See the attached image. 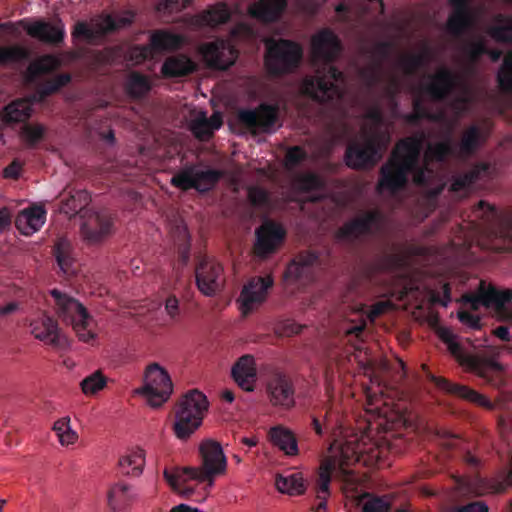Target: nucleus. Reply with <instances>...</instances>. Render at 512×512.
Returning <instances> with one entry per match:
<instances>
[{
  "mask_svg": "<svg viewBox=\"0 0 512 512\" xmlns=\"http://www.w3.org/2000/svg\"><path fill=\"white\" fill-rule=\"evenodd\" d=\"M53 430L62 445L73 444L78 438L77 433L71 429L69 417L57 420L53 425Z\"/></svg>",
  "mask_w": 512,
  "mask_h": 512,
  "instance_id": "3c124183",
  "label": "nucleus"
},
{
  "mask_svg": "<svg viewBox=\"0 0 512 512\" xmlns=\"http://www.w3.org/2000/svg\"><path fill=\"white\" fill-rule=\"evenodd\" d=\"M316 254L308 252L300 254L285 271V277L295 281H308L313 275V266L317 262Z\"/></svg>",
  "mask_w": 512,
  "mask_h": 512,
  "instance_id": "bb28decb",
  "label": "nucleus"
},
{
  "mask_svg": "<svg viewBox=\"0 0 512 512\" xmlns=\"http://www.w3.org/2000/svg\"><path fill=\"white\" fill-rule=\"evenodd\" d=\"M223 124L222 116L219 113H213L210 118L206 112H200L190 123V130L200 141L208 140L213 136L215 130H218Z\"/></svg>",
  "mask_w": 512,
  "mask_h": 512,
  "instance_id": "c85d7f7f",
  "label": "nucleus"
},
{
  "mask_svg": "<svg viewBox=\"0 0 512 512\" xmlns=\"http://www.w3.org/2000/svg\"><path fill=\"white\" fill-rule=\"evenodd\" d=\"M55 301V308L58 317L66 324L71 325L83 342L94 338V333L89 328L91 317L86 308L73 297L57 289L51 291Z\"/></svg>",
  "mask_w": 512,
  "mask_h": 512,
  "instance_id": "6e6552de",
  "label": "nucleus"
},
{
  "mask_svg": "<svg viewBox=\"0 0 512 512\" xmlns=\"http://www.w3.org/2000/svg\"><path fill=\"white\" fill-rule=\"evenodd\" d=\"M430 81L423 85L422 90L434 101L446 100L457 87L459 77L448 68H441L429 76Z\"/></svg>",
  "mask_w": 512,
  "mask_h": 512,
  "instance_id": "a211bd4d",
  "label": "nucleus"
},
{
  "mask_svg": "<svg viewBox=\"0 0 512 512\" xmlns=\"http://www.w3.org/2000/svg\"><path fill=\"white\" fill-rule=\"evenodd\" d=\"M487 52L488 47L484 40L470 42L464 48L465 56L471 64H476Z\"/></svg>",
  "mask_w": 512,
  "mask_h": 512,
  "instance_id": "5fc2aeb1",
  "label": "nucleus"
},
{
  "mask_svg": "<svg viewBox=\"0 0 512 512\" xmlns=\"http://www.w3.org/2000/svg\"><path fill=\"white\" fill-rule=\"evenodd\" d=\"M248 200L254 207H263L269 203V194L261 187L251 186L248 188Z\"/></svg>",
  "mask_w": 512,
  "mask_h": 512,
  "instance_id": "13d9d810",
  "label": "nucleus"
},
{
  "mask_svg": "<svg viewBox=\"0 0 512 512\" xmlns=\"http://www.w3.org/2000/svg\"><path fill=\"white\" fill-rule=\"evenodd\" d=\"M285 235L286 232L280 224L274 221L264 222L255 231L254 253L261 258H266L275 253L283 242Z\"/></svg>",
  "mask_w": 512,
  "mask_h": 512,
  "instance_id": "2eb2a0df",
  "label": "nucleus"
},
{
  "mask_svg": "<svg viewBox=\"0 0 512 512\" xmlns=\"http://www.w3.org/2000/svg\"><path fill=\"white\" fill-rule=\"evenodd\" d=\"M430 59L427 50L404 56L401 61V67L406 75H414L420 68L424 67Z\"/></svg>",
  "mask_w": 512,
  "mask_h": 512,
  "instance_id": "09e8293b",
  "label": "nucleus"
},
{
  "mask_svg": "<svg viewBox=\"0 0 512 512\" xmlns=\"http://www.w3.org/2000/svg\"><path fill=\"white\" fill-rule=\"evenodd\" d=\"M23 136L30 146H34L43 139L45 128L40 124L24 125L22 129Z\"/></svg>",
  "mask_w": 512,
  "mask_h": 512,
  "instance_id": "4d7b16f0",
  "label": "nucleus"
},
{
  "mask_svg": "<svg viewBox=\"0 0 512 512\" xmlns=\"http://www.w3.org/2000/svg\"><path fill=\"white\" fill-rule=\"evenodd\" d=\"M30 326L31 333L34 337L48 345L58 347L64 341L57 321L50 316L43 314L37 319H34Z\"/></svg>",
  "mask_w": 512,
  "mask_h": 512,
  "instance_id": "5701e85b",
  "label": "nucleus"
},
{
  "mask_svg": "<svg viewBox=\"0 0 512 512\" xmlns=\"http://www.w3.org/2000/svg\"><path fill=\"white\" fill-rule=\"evenodd\" d=\"M488 169V165L484 163L474 165L470 170L454 177L451 183V190L459 192L471 187L480 179L482 174L487 173Z\"/></svg>",
  "mask_w": 512,
  "mask_h": 512,
  "instance_id": "4c0bfd02",
  "label": "nucleus"
},
{
  "mask_svg": "<svg viewBox=\"0 0 512 512\" xmlns=\"http://www.w3.org/2000/svg\"><path fill=\"white\" fill-rule=\"evenodd\" d=\"M393 44L390 41L376 43L371 51V63L360 70V76L368 87H373L380 82L384 61L392 52Z\"/></svg>",
  "mask_w": 512,
  "mask_h": 512,
  "instance_id": "6ab92c4d",
  "label": "nucleus"
},
{
  "mask_svg": "<svg viewBox=\"0 0 512 512\" xmlns=\"http://www.w3.org/2000/svg\"><path fill=\"white\" fill-rule=\"evenodd\" d=\"M199 453L201 465L199 467H173L166 468L163 472L164 478L172 489L184 497L190 498L194 494V487L188 482L195 480L205 484L204 490L214 485L217 476L226 471L227 460L221 445L213 440H205L200 444Z\"/></svg>",
  "mask_w": 512,
  "mask_h": 512,
  "instance_id": "7ed1b4c3",
  "label": "nucleus"
},
{
  "mask_svg": "<svg viewBox=\"0 0 512 512\" xmlns=\"http://www.w3.org/2000/svg\"><path fill=\"white\" fill-rule=\"evenodd\" d=\"M265 66L272 76L294 72L301 63L303 49L300 44L288 39L269 38L265 41Z\"/></svg>",
  "mask_w": 512,
  "mask_h": 512,
  "instance_id": "0eeeda50",
  "label": "nucleus"
},
{
  "mask_svg": "<svg viewBox=\"0 0 512 512\" xmlns=\"http://www.w3.org/2000/svg\"><path fill=\"white\" fill-rule=\"evenodd\" d=\"M32 112V103L27 99H16L6 105L2 111V119L6 123L27 121Z\"/></svg>",
  "mask_w": 512,
  "mask_h": 512,
  "instance_id": "f704fd0d",
  "label": "nucleus"
},
{
  "mask_svg": "<svg viewBox=\"0 0 512 512\" xmlns=\"http://www.w3.org/2000/svg\"><path fill=\"white\" fill-rule=\"evenodd\" d=\"M194 71V62L184 54L167 57L161 67V73L165 78L184 77Z\"/></svg>",
  "mask_w": 512,
  "mask_h": 512,
  "instance_id": "7c9ffc66",
  "label": "nucleus"
},
{
  "mask_svg": "<svg viewBox=\"0 0 512 512\" xmlns=\"http://www.w3.org/2000/svg\"><path fill=\"white\" fill-rule=\"evenodd\" d=\"M273 285L271 276L254 277L242 289L240 300L244 314L249 313L255 304L263 302L267 290Z\"/></svg>",
  "mask_w": 512,
  "mask_h": 512,
  "instance_id": "4be33fe9",
  "label": "nucleus"
},
{
  "mask_svg": "<svg viewBox=\"0 0 512 512\" xmlns=\"http://www.w3.org/2000/svg\"><path fill=\"white\" fill-rule=\"evenodd\" d=\"M71 81V75L69 73H61L53 78L47 79L39 83L37 87V93L41 99H45L48 96L58 92L62 87H65Z\"/></svg>",
  "mask_w": 512,
  "mask_h": 512,
  "instance_id": "a18cd8bd",
  "label": "nucleus"
},
{
  "mask_svg": "<svg viewBox=\"0 0 512 512\" xmlns=\"http://www.w3.org/2000/svg\"><path fill=\"white\" fill-rule=\"evenodd\" d=\"M53 254L60 270L64 274L71 275L75 273L73 245L69 239L59 238L53 247Z\"/></svg>",
  "mask_w": 512,
  "mask_h": 512,
  "instance_id": "2f4dec72",
  "label": "nucleus"
},
{
  "mask_svg": "<svg viewBox=\"0 0 512 512\" xmlns=\"http://www.w3.org/2000/svg\"><path fill=\"white\" fill-rule=\"evenodd\" d=\"M487 33L496 42L512 43V15H495Z\"/></svg>",
  "mask_w": 512,
  "mask_h": 512,
  "instance_id": "72a5a7b5",
  "label": "nucleus"
},
{
  "mask_svg": "<svg viewBox=\"0 0 512 512\" xmlns=\"http://www.w3.org/2000/svg\"><path fill=\"white\" fill-rule=\"evenodd\" d=\"M200 18L203 24L215 27L228 22L230 19V12L226 4L220 3L205 10L201 14Z\"/></svg>",
  "mask_w": 512,
  "mask_h": 512,
  "instance_id": "c03bdc74",
  "label": "nucleus"
},
{
  "mask_svg": "<svg viewBox=\"0 0 512 512\" xmlns=\"http://www.w3.org/2000/svg\"><path fill=\"white\" fill-rule=\"evenodd\" d=\"M46 220V211L40 206L25 209L19 213L15 224L21 234L29 236L40 230Z\"/></svg>",
  "mask_w": 512,
  "mask_h": 512,
  "instance_id": "a878e982",
  "label": "nucleus"
},
{
  "mask_svg": "<svg viewBox=\"0 0 512 512\" xmlns=\"http://www.w3.org/2000/svg\"><path fill=\"white\" fill-rule=\"evenodd\" d=\"M234 381L245 391H253L256 381V368L251 355H243L231 370Z\"/></svg>",
  "mask_w": 512,
  "mask_h": 512,
  "instance_id": "393cba45",
  "label": "nucleus"
},
{
  "mask_svg": "<svg viewBox=\"0 0 512 512\" xmlns=\"http://www.w3.org/2000/svg\"><path fill=\"white\" fill-rule=\"evenodd\" d=\"M436 334L446 345L449 353L467 371L476 374L494 387L504 384L503 368L500 363L492 358L466 352L462 344L457 341V336L447 327H439Z\"/></svg>",
  "mask_w": 512,
  "mask_h": 512,
  "instance_id": "20e7f679",
  "label": "nucleus"
},
{
  "mask_svg": "<svg viewBox=\"0 0 512 512\" xmlns=\"http://www.w3.org/2000/svg\"><path fill=\"white\" fill-rule=\"evenodd\" d=\"M125 89L129 96L140 99L150 91L151 85L146 76L133 72L125 84Z\"/></svg>",
  "mask_w": 512,
  "mask_h": 512,
  "instance_id": "37998d69",
  "label": "nucleus"
},
{
  "mask_svg": "<svg viewBox=\"0 0 512 512\" xmlns=\"http://www.w3.org/2000/svg\"><path fill=\"white\" fill-rule=\"evenodd\" d=\"M413 111L403 115V120L411 126H418L423 119L430 121H440L444 117L443 114L430 113L424 106L421 99L416 98L412 103Z\"/></svg>",
  "mask_w": 512,
  "mask_h": 512,
  "instance_id": "58836bf2",
  "label": "nucleus"
},
{
  "mask_svg": "<svg viewBox=\"0 0 512 512\" xmlns=\"http://www.w3.org/2000/svg\"><path fill=\"white\" fill-rule=\"evenodd\" d=\"M84 209L81 203H77L76 195H70L62 201L61 210L66 214L79 213Z\"/></svg>",
  "mask_w": 512,
  "mask_h": 512,
  "instance_id": "e2e57ef3",
  "label": "nucleus"
},
{
  "mask_svg": "<svg viewBox=\"0 0 512 512\" xmlns=\"http://www.w3.org/2000/svg\"><path fill=\"white\" fill-rule=\"evenodd\" d=\"M425 140L426 134L421 131L398 141L390 159L380 169L379 191L394 194L402 190L407 186L410 174L416 185H429L434 172L428 164H420Z\"/></svg>",
  "mask_w": 512,
  "mask_h": 512,
  "instance_id": "f03ea898",
  "label": "nucleus"
},
{
  "mask_svg": "<svg viewBox=\"0 0 512 512\" xmlns=\"http://www.w3.org/2000/svg\"><path fill=\"white\" fill-rule=\"evenodd\" d=\"M183 44L182 36L167 30H157L150 36V46L139 48L140 57L145 60L151 56V51L163 52L179 49Z\"/></svg>",
  "mask_w": 512,
  "mask_h": 512,
  "instance_id": "b1692460",
  "label": "nucleus"
},
{
  "mask_svg": "<svg viewBox=\"0 0 512 512\" xmlns=\"http://www.w3.org/2000/svg\"><path fill=\"white\" fill-rule=\"evenodd\" d=\"M462 299L463 303L474 311L483 306L491 309L499 321H512V291L510 289L500 290L493 284L481 280L476 291L464 294Z\"/></svg>",
  "mask_w": 512,
  "mask_h": 512,
  "instance_id": "39448f33",
  "label": "nucleus"
},
{
  "mask_svg": "<svg viewBox=\"0 0 512 512\" xmlns=\"http://www.w3.org/2000/svg\"><path fill=\"white\" fill-rule=\"evenodd\" d=\"M278 104L261 103L255 109H241L239 122L252 133H270L279 122Z\"/></svg>",
  "mask_w": 512,
  "mask_h": 512,
  "instance_id": "ddd939ff",
  "label": "nucleus"
},
{
  "mask_svg": "<svg viewBox=\"0 0 512 512\" xmlns=\"http://www.w3.org/2000/svg\"><path fill=\"white\" fill-rule=\"evenodd\" d=\"M29 56V51L21 45L0 46V66L25 61Z\"/></svg>",
  "mask_w": 512,
  "mask_h": 512,
  "instance_id": "49530a36",
  "label": "nucleus"
},
{
  "mask_svg": "<svg viewBox=\"0 0 512 512\" xmlns=\"http://www.w3.org/2000/svg\"><path fill=\"white\" fill-rule=\"evenodd\" d=\"M73 37H82L85 39H92L94 37V33L92 29L84 22H79L75 25V28L72 32Z\"/></svg>",
  "mask_w": 512,
  "mask_h": 512,
  "instance_id": "338daca9",
  "label": "nucleus"
},
{
  "mask_svg": "<svg viewBox=\"0 0 512 512\" xmlns=\"http://www.w3.org/2000/svg\"><path fill=\"white\" fill-rule=\"evenodd\" d=\"M267 393L274 406L290 409L295 404V389L292 381L284 374H275L267 383Z\"/></svg>",
  "mask_w": 512,
  "mask_h": 512,
  "instance_id": "aec40b11",
  "label": "nucleus"
},
{
  "mask_svg": "<svg viewBox=\"0 0 512 512\" xmlns=\"http://www.w3.org/2000/svg\"><path fill=\"white\" fill-rule=\"evenodd\" d=\"M390 504L380 497L368 500L363 506V512H388Z\"/></svg>",
  "mask_w": 512,
  "mask_h": 512,
  "instance_id": "bf43d9fd",
  "label": "nucleus"
},
{
  "mask_svg": "<svg viewBox=\"0 0 512 512\" xmlns=\"http://www.w3.org/2000/svg\"><path fill=\"white\" fill-rule=\"evenodd\" d=\"M383 215L378 209L364 210L347 220L336 232V238L345 242L363 241L375 236L381 229Z\"/></svg>",
  "mask_w": 512,
  "mask_h": 512,
  "instance_id": "1a4fd4ad",
  "label": "nucleus"
},
{
  "mask_svg": "<svg viewBox=\"0 0 512 512\" xmlns=\"http://www.w3.org/2000/svg\"><path fill=\"white\" fill-rule=\"evenodd\" d=\"M207 409L208 401L202 392L191 390L186 393L174 410L173 431L176 437L181 440L188 439L201 426Z\"/></svg>",
  "mask_w": 512,
  "mask_h": 512,
  "instance_id": "423d86ee",
  "label": "nucleus"
},
{
  "mask_svg": "<svg viewBox=\"0 0 512 512\" xmlns=\"http://www.w3.org/2000/svg\"><path fill=\"white\" fill-rule=\"evenodd\" d=\"M308 153L301 146H292L290 147L285 154V163L286 166L291 169L300 165L302 162L307 160Z\"/></svg>",
  "mask_w": 512,
  "mask_h": 512,
  "instance_id": "6e6d98bb",
  "label": "nucleus"
},
{
  "mask_svg": "<svg viewBox=\"0 0 512 512\" xmlns=\"http://www.w3.org/2000/svg\"><path fill=\"white\" fill-rule=\"evenodd\" d=\"M295 187L302 192L322 190L325 187L324 180L313 172L300 173L294 179Z\"/></svg>",
  "mask_w": 512,
  "mask_h": 512,
  "instance_id": "de8ad7c7",
  "label": "nucleus"
},
{
  "mask_svg": "<svg viewBox=\"0 0 512 512\" xmlns=\"http://www.w3.org/2000/svg\"><path fill=\"white\" fill-rule=\"evenodd\" d=\"M144 380L140 393L147 398L152 407H160L169 399L173 384L168 372L158 363H151L146 367Z\"/></svg>",
  "mask_w": 512,
  "mask_h": 512,
  "instance_id": "9b49d317",
  "label": "nucleus"
},
{
  "mask_svg": "<svg viewBox=\"0 0 512 512\" xmlns=\"http://www.w3.org/2000/svg\"><path fill=\"white\" fill-rule=\"evenodd\" d=\"M457 316L459 321L468 328L474 330H479L481 328V318L478 315L470 311H459Z\"/></svg>",
  "mask_w": 512,
  "mask_h": 512,
  "instance_id": "052dcab7",
  "label": "nucleus"
},
{
  "mask_svg": "<svg viewBox=\"0 0 512 512\" xmlns=\"http://www.w3.org/2000/svg\"><path fill=\"white\" fill-rule=\"evenodd\" d=\"M59 66V60L53 55H44L30 63L28 71L32 76H40L53 72Z\"/></svg>",
  "mask_w": 512,
  "mask_h": 512,
  "instance_id": "8fccbe9b",
  "label": "nucleus"
},
{
  "mask_svg": "<svg viewBox=\"0 0 512 512\" xmlns=\"http://www.w3.org/2000/svg\"><path fill=\"white\" fill-rule=\"evenodd\" d=\"M134 496L135 491L131 485L125 482H118L108 490V506L114 511H120L132 502Z\"/></svg>",
  "mask_w": 512,
  "mask_h": 512,
  "instance_id": "473e14b6",
  "label": "nucleus"
},
{
  "mask_svg": "<svg viewBox=\"0 0 512 512\" xmlns=\"http://www.w3.org/2000/svg\"><path fill=\"white\" fill-rule=\"evenodd\" d=\"M114 218L112 214L104 209L91 214L82 224L81 233L84 239L90 244H97L111 235L113 231Z\"/></svg>",
  "mask_w": 512,
  "mask_h": 512,
  "instance_id": "f3484780",
  "label": "nucleus"
},
{
  "mask_svg": "<svg viewBox=\"0 0 512 512\" xmlns=\"http://www.w3.org/2000/svg\"><path fill=\"white\" fill-rule=\"evenodd\" d=\"M390 307L391 303L389 301H379L372 306L370 316L378 317L384 314Z\"/></svg>",
  "mask_w": 512,
  "mask_h": 512,
  "instance_id": "774afa93",
  "label": "nucleus"
},
{
  "mask_svg": "<svg viewBox=\"0 0 512 512\" xmlns=\"http://www.w3.org/2000/svg\"><path fill=\"white\" fill-rule=\"evenodd\" d=\"M497 80L504 92L512 93V52L505 56L499 69Z\"/></svg>",
  "mask_w": 512,
  "mask_h": 512,
  "instance_id": "864d4df0",
  "label": "nucleus"
},
{
  "mask_svg": "<svg viewBox=\"0 0 512 512\" xmlns=\"http://www.w3.org/2000/svg\"><path fill=\"white\" fill-rule=\"evenodd\" d=\"M222 266L207 258L200 256L195 268L196 285L205 296L215 295L221 288Z\"/></svg>",
  "mask_w": 512,
  "mask_h": 512,
  "instance_id": "4468645a",
  "label": "nucleus"
},
{
  "mask_svg": "<svg viewBox=\"0 0 512 512\" xmlns=\"http://www.w3.org/2000/svg\"><path fill=\"white\" fill-rule=\"evenodd\" d=\"M24 29L32 38L53 46H60L66 35L65 27L61 20H57L54 23L38 20L32 24L24 25Z\"/></svg>",
  "mask_w": 512,
  "mask_h": 512,
  "instance_id": "412c9836",
  "label": "nucleus"
},
{
  "mask_svg": "<svg viewBox=\"0 0 512 512\" xmlns=\"http://www.w3.org/2000/svg\"><path fill=\"white\" fill-rule=\"evenodd\" d=\"M107 383V378L101 371H95L89 376L85 377L81 383L82 392L86 395H93L102 390Z\"/></svg>",
  "mask_w": 512,
  "mask_h": 512,
  "instance_id": "603ef678",
  "label": "nucleus"
},
{
  "mask_svg": "<svg viewBox=\"0 0 512 512\" xmlns=\"http://www.w3.org/2000/svg\"><path fill=\"white\" fill-rule=\"evenodd\" d=\"M311 49L315 60L322 62L313 75L303 78L301 92L313 101L329 106L341 103L345 94L346 77L333 65L342 51L338 36L325 28L311 39Z\"/></svg>",
  "mask_w": 512,
  "mask_h": 512,
  "instance_id": "f257e3e1",
  "label": "nucleus"
},
{
  "mask_svg": "<svg viewBox=\"0 0 512 512\" xmlns=\"http://www.w3.org/2000/svg\"><path fill=\"white\" fill-rule=\"evenodd\" d=\"M456 149L451 138V129H449L442 141L427 145L425 159L428 161L444 162L449 156L456 154Z\"/></svg>",
  "mask_w": 512,
  "mask_h": 512,
  "instance_id": "e433bc0d",
  "label": "nucleus"
},
{
  "mask_svg": "<svg viewBox=\"0 0 512 512\" xmlns=\"http://www.w3.org/2000/svg\"><path fill=\"white\" fill-rule=\"evenodd\" d=\"M165 310L171 319L176 320L180 315L179 300L176 296L170 295L165 301Z\"/></svg>",
  "mask_w": 512,
  "mask_h": 512,
  "instance_id": "0e129e2a",
  "label": "nucleus"
},
{
  "mask_svg": "<svg viewBox=\"0 0 512 512\" xmlns=\"http://www.w3.org/2000/svg\"><path fill=\"white\" fill-rule=\"evenodd\" d=\"M363 142H351L346 147L345 163L353 169H363L374 166L381 157L380 143L376 135L363 129Z\"/></svg>",
  "mask_w": 512,
  "mask_h": 512,
  "instance_id": "f8f14e48",
  "label": "nucleus"
},
{
  "mask_svg": "<svg viewBox=\"0 0 512 512\" xmlns=\"http://www.w3.org/2000/svg\"><path fill=\"white\" fill-rule=\"evenodd\" d=\"M486 140L483 130L478 125L469 126L461 136L458 148L461 156H470Z\"/></svg>",
  "mask_w": 512,
  "mask_h": 512,
  "instance_id": "c9c22d12",
  "label": "nucleus"
},
{
  "mask_svg": "<svg viewBox=\"0 0 512 512\" xmlns=\"http://www.w3.org/2000/svg\"><path fill=\"white\" fill-rule=\"evenodd\" d=\"M365 119L371 121L375 126H379L383 122V113L379 106L370 107L365 113Z\"/></svg>",
  "mask_w": 512,
  "mask_h": 512,
  "instance_id": "69168bd1",
  "label": "nucleus"
},
{
  "mask_svg": "<svg viewBox=\"0 0 512 512\" xmlns=\"http://www.w3.org/2000/svg\"><path fill=\"white\" fill-rule=\"evenodd\" d=\"M334 469L335 464L330 460H326L320 465L316 480L317 498H328L330 496V483Z\"/></svg>",
  "mask_w": 512,
  "mask_h": 512,
  "instance_id": "ea45409f",
  "label": "nucleus"
},
{
  "mask_svg": "<svg viewBox=\"0 0 512 512\" xmlns=\"http://www.w3.org/2000/svg\"><path fill=\"white\" fill-rule=\"evenodd\" d=\"M224 172L217 169L201 170L197 165L191 164L182 168L170 180L173 187L182 191L194 189L204 194L212 190L223 178Z\"/></svg>",
  "mask_w": 512,
  "mask_h": 512,
  "instance_id": "9d476101",
  "label": "nucleus"
},
{
  "mask_svg": "<svg viewBox=\"0 0 512 512\" xmlns=\"http://www.w3.org/2000/svg\"><path fill=\"white\" fill-rule=\"evenodd\" d=\"M204 60L210 68L227 70L234 65L238 52L225 40H216L203 45L201 49Z\"/></svg>",
  "mask_w": 512,
  "mask_h": 512,
  "instance_id": "dca6fc26",
  "label": "nucleus"
},
{
  "mask_svg": "<svg viewBox=\"0 0 512 512\" xmlns=\"http://www.w3.org/2000/svg\"><path fill=\"white\" fill-rule=\"evenodd\" d=\"M275 484L279 492L289 495H301L305 491L304 481L299 474H291L286 477L278 475Z\"/></svg>",
  "mask_w": 512,
  "mask_h": 512,
  "instance_id": "79ce46f5",
  "label": "nucleus"
},
{
  "mask_svg": "<svg viewBox=\"0 0 512 512\" xmlns=\"http://www.w3.org/2000/svg\"><path fill=\"white\" fill-rule=\"evenodd\" d=\"M144 462V453L142 450H138L121 457L119 468L124 475L138 476L142 473Z\"/></svg>",
  "mask_w": 512,
  "mask_h": 512,
  "instance_id": "a19ab883",
  "label": "nucleus"
},
{
  "mask_svg": "<svg viewBox=\"0 0 512 512\" xmlns=\"http://www.w3.org/2000/svg\"><path fill=\"white\" fill-rule=\"evenodd\" d=\"M286 6V0H259L249 7V13L262 22L270 23L280 17Z\"/></svg>",
  "mask_w": 512,
  "mask_h": 512,
  "instance_id": "cd10ccee",
  "label": "nucleus"
},
{
  "mask_svg": "<svg viewBox=\"0 0 512 512\" xmlns=\"http://www.w3.org/2000/svg\"><path fill=\"white\" fill-rule=\"evenodd\" d=\"M475 212H482V217L485 221H493L499 217L496 207L484 200L478 202L477 206L475 207Z\"/></svg>",
  "mask_w": 512,
  "mask_h": 512,
  "instance_id": "680f3d73",
  "label": "nucleus"
},
{
  "mask_svg": "<svg viewBox=\"0 0 512 512\" xmlns=\"http://www.w3.org/2000/svg\"><path fill=\"white\" fill-rule=\"evenodd\" d=\"M269 441L288 456L298 454V443L295 434L288 428L277 425L268 432Z\"/></svg>",
  "mask_w": 512,
  "mask_h": 512,
  "instance_id": "c756f323",
  "label": "nucleus"
}]
</instances>
